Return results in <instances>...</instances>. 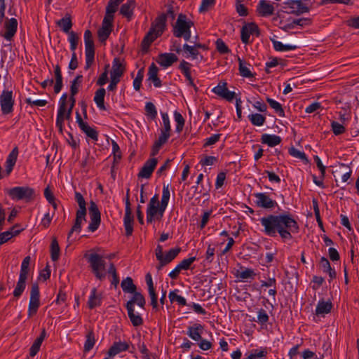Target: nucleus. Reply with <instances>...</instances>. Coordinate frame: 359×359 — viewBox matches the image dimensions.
<instances>
[{
	"instance_id": "f257e3e1",
	"label": "nucleus",
	"mask_w": 359,
	"mask_h": 359,
	"mask_svg": "<svg viewBox=\"0 0 359 359\" xmlns=\"http://www.w3.org/2000/svg\"><path fill=\"white\" fill-rule=\"evenodd\" d=\"M260 222L266 235L274 237L278 233L283 240H290L292 233H297L299 229L297 221L290 213L269 215L262 217Z\"/></svg>"
},
{
	"instance_id": "f03ea898",
	"label": "nucleus",
	"mask_w": 359,
	"mask_h": 359,
	"mask_svg": "<svg viewBox=\"0 0 359 359\" xmlns=\"http://www.w3.org/2000/svg\"><path fill=\"white\" fill-rule=\"evenodd\" d=\"M144 308L146 304L145 298L142 294H135V297L126 303V307L128 311V318L134 327H138L143 324V319L140 314L135 313V304Z\"/></svg>"
},
{
	"instance_id": "7ed1b4c3",
	"label": "nucleus",
	"mask_w": 359,
	"mask_h": 359,
	"mask_svg": "<svg viewBox=\"0 0 359 359\" xmlns=\"http://www.w3.org/2000/svg\"><path fill=\"white\" fill-rule=\"evenodd\" d=\"M84 257L90 264L92 272L100 280H102L106 276L105 261L102 256L97 253L86 254Z\"/></svg>"
},
{
	"instance_id": "20e7f679",
	"label": "nucleus",
	"mask_w": 359,
	"mask_h": 359,
	"mask_svg": "<svg viewBox=\"0 0 359 359\" xmlns=\"http://www.w3.org/2000/svg\"><path fill=\"white\" fill-rule=\"evenodd\" d=\"M185 15L180 14L177 21L173 26V35L175 37H183L186 41H189L191 37L190 22H187Z\"/></svg>"
},
{
	"instance_id": "39448f33",
	"label": "nucleus",
	"mask_w": 359,
	"mask_h": 359,
	"mask_svg": "<svg viewBox=\"0 0 359 359\" xmlns=\"http://www.w3.org/2000/svg\"><path fill=\"white\" fill-rule=\"evenodd\" d=\"M8 194L13 200L29 201L34 197V191L29 187H15L9 189Z\"/></svg>"
},
{
	"instance_id": "423d86ee",
	"label": "nucleus",
	"mask_w": 359,
	"mask_h": 359,
	"mask_svg": "<svg viewBox=\"0 0 359 359\" xmlns=\"http://www.w3.org/2000/svg\"><path fill=\"white\" fill-rule=\"evenodd\" d=\"M130 196V189L128 188L126 190V210H125V215L123 217V224L126 231V236H130L132 235L133 231V222L134 217L132 215L131 210V204L129 199Z\"/></svg>"
},
{
	"instance_id": "0eeeda50",
	"label": "nucleus",
	"mask_w": 359,
	"mask_h": 359,
	"mask_svg": "<svg viewBox=\"0 0 359 359\" xmlns=\"http://www.w3.org/2000/svg\"><path fill=\"white\" fill-rule=\"evenodd\" d=\"M285 12L289 14L301 15L309 12V8L301 0H289L283 3Z\"/></svg>"
},
{
	"instance_id": "6e6552de",
	"label": "nucleus",
	"mask_w": 359,
	"mask_h": 359,
	"mask_svg": "<svg viewBox=\"0 0 359 359\" xmlns=\"http://www.w3.org/2000/svg\"><path fill=\"white\" fill-rule=\"evenodd\" d=\"M89 215L90 222L88 225V230L91 232L95 231L101 223V214L97 205L93 201L90 202Z\"/></svg>"
},
{
	"instance_id": "1a4fd4ad",
	"label": "nucleus",
	"mask_w": 359,
	"mask_h": 359,
	"mask_svg": "<svg viewBox=\"0 0 359 359\" xmlns=\"http://www.w3.org/2000/svg\"><path fill=\"white\" fill-rule=\"evenodd\" d=\"M40 293L39 287L37 283H34L32 285L30 291V300L28 308V316L31 317L36 314L40 306Z\"/></svg>"
},
{
	"instance_id": "9d476101",
	"label": "nucleus",
	"mask_w": 359,
	"mask_h": 359,
	"mask_svg": "<svg viewBox=\"0 0 359 359\" xmlns=\"http://www.w3.org/2000/svg\"><path fill=\"white\" fill-rule=\"evenodd\" d=\"M260 34L259 28L255 22H250L243 26L241 31V39L243 43L248 44L250 43V35L259 36Z\"/></svg>"
},
{
	"instance_id": "9b49d317",
	"label": "nucleus",
	"mask_w": 359,
	"mask_h": 359,
	"mask_svg": "<svg viewBox=\"0 0 359 359\" xmlns=\"http://www.w3.org/2000/svg\"><path fill=\"white\" fill-rule=\"evenodd\" d=\"M0 104L2 113L8 114L13 110L14 100L13 99V92L10 90H4L0 97Z\"/></svg>"
},
{
	"instance_id": "f8f14e48",
	"label": "nucleus",
	"mask_w": 359,
	"mask_h": 359,
	"mask_svg": "<svg viewBox=\"0 0 359 359\" xmlns=\"http://www.w3.org/2000/svg\"><path fill=\"white\" fill-rule=\"evenodd\" d=\"M167 15L161 13L151 23L149 31L155 34L157 36H161L166 27Z\"/></svg>"
},
{
	"instance_id": "ddd939ff",
	"label": "nucleus",
	"mask_w": 359,
	"mask_h": 359,
	"mask_svg": "<svg viewBox=\"0 0 359 359\" xmlns=\"http://www.w3.org/2000/svg\"><path fill=\"white\" fill-rule=\"evenodd\" d=\"M257 206L264 209H272L277 205L276 201L272 200L266 193H255Z\"/></svg>"
},
{
	"instance_id": "4468645a",
	"label": "nucleus",
	"mask_w": 359,
	"mask_h": 359,
	"mask_svg": "<svg viewBox=\"0 0 359 359\" xmlns=\"http://www.w3.org/2000/svg\"><path fill=\"white\" fill-rule=\"evenodd\" d=\"M5 32H0V36L4 37L7 41H11L15 36L18 29V21L15 18H11L4 24Z\"/></svg>"
},
{
	"instance_id": "2eb2a0df",
	"label": "nucleus",
	"mask_w": 359,
	"mask_h": 359,
	"mask_svg": "<svg viewBox=\"0 0 359 359\" xmlns=\"http://www.w3.org/2000/svg\"><path fill=\"white\" fill-rule=\"evenodd\" d=\"M170 194L169 190V185H163V194L161 197V201L160 205L158 206V213L156 215L157 219H161L164 214V212L168 206V201L170 199Z\"/></svg>"
},
{
	"instance_id": "dca6fc26",
	"label": "nucleus",
	"mask_w": 359,
	"mask_h": 359,
	"mask_svg": "<svg viewBox=\"0 0 359 359\" xmlns=\"http://www.w3.org/2000/svg\"><path fill=\"white\" fill-rule=\"evenodd\" d=\"M158 161L156 158L147 160L141 168L138 177L148 179L151 177L154 168L157 165Z\"/></svg>"
},
{
	"instance_id": "f3484780",
	"label": "nucleus",
	"mask_w": 359,
	"mask_h": 359,
	"mask_svg": "<svg viewBox=\"0 0 359 359\" xmlns=\"http://www.w3.org/2000/svg\"><path fill=\"white\" fill-rule=\"evenodd\" d=\"M274 10L273 5L266 0H260L257 6V12L262 17L272 15Z\"/></svg>"
},
{
	"instance_id": "a211bd4d",
	"label": "nucleus",
	"mask_w": 359,
	"mask_h": 359,
	"mask_svg": "<svg viewBox=\"0 0 359 359\" xmlns=\"http://www.w3.org/2000/svg\"><path fill=\"white\" fill-rule=\"evenodd\" d=\"M125 71L126 66L121 62L119 58L115 57L112 62L110 77L121 80V78L123 75Z\"/></svg>"
},
{
	"instance_id": "6ab92c4d",
	"label": "nucleus",
	"mask_w": 359,
	"mask_h": 359,
	"mask_svg": "<svg viewBox=\"0 0 359 359\" xmlns=\"http://www.w3.org/2000/svg\"><path fill=\"white\" fill-rule=\"evenodd\" d=\"M178 60L174 53H161L158 55L156 62L163 67L167 68Z\"/></svg>"
},
{
	"instance_id": "aec40b11",
	"label": "nucleus",
	"mask_w": 359,
	"mask_h": 359,
	"mask_svg": "<svg viewBox=\"0 0 359 359\" xmlns=\"http://www.w3.org/2000/svg\"><path fill=\"white\" fill-rule=\"evenodd\" d=\"M86 212L81 211H76V219L71 230L68 233L67 238L69 239L74 232L79 233L81 230V223L86 221Z\"/></svg>"
},
{
	"instance_id": "412c9836",
	"label": "nucleus",
	"mask_w": 359,
	"mask_h": 359,
	"mask_svg": "<svg viewBox=\"0 0 359 359\" xmlns=\"http://www.w3.org/2000/svg\"><path fill=\"white\" fill-rule=\"evenodd\" d=\"M136 6V3L135 0H128L126 3L123 4L120 9V13L126 17L128 20H130L133 14V10Z\"/></svg>"
},
{
	"instance_id": "4be33fe9",
	"label": "nucleus",
	"mask_w": 359,
	"mask_h": 359,
	"mask_svg": "<svg viewBox=\"0 0 359 359\" xmlns=\"http://www.w3.org/2000/svg\"><path fill=\"white\" fill-rule=\"evenodd\" d=\"M128 348L129 344L126 342H114L108 351V355L109 357H114L122 351L128 350Z\"/></svg>"
},
{
	"instance_id": "5701e85b",
	"label": "nucleus",
	"mask_w": 359,
	"mask_h": 359,
	"mask_svg": "<svg viewBox=\"0 0 359 359\" xmlns=\"http://www.w3.org/2000/svg\"><path fill=\"white\" fill-rule=\"evenodd\" d=\"M121 285L123 292L133 294V297H135V294H141L136 291V285L133 283V280L130 277L123 279Z\"/></svg>"
},
{
	"instance_id": "b1692460",
	"label": "nucleus",
	"mask_w": 359,
	"mask_h": 359,
	"mask_svg": "<svg viewBox=\"0 0 359 359\" xmlns=\"http://www.w3.org/2000/svg\"><path fill=\"white\" fill-rule=\"evenodd\" d=\"M281 137L276 135L263 134L261 137L262 143L273 147L281 142Z\"/></svg>"
},
{
	"instance_id": "393cba45",
	"label": "nucleus",
	"mask_w": 359,
	"mask_h": 359,
	"mask_svg": "<svg viewBox=\"0 0 359 359\" xmlns=\"http://www.w3.org/2000/svg\"><path fill=\"white\" fill-rule=\"evenodd\" d=\"M101 294H97V291L95 287L93 288L88 301V308L93 309L97 306H99L101 304Z\"/></svg>"
},
{
	"instance_id": "a878e982",
	"label": "nucleus",
	"mask_w": 359,
	"mask_h": 359,
	"mask_svg": "<svg viewBox=\"0 0 359 359\" xmlns=\"http://www.w3.org/2000/svg\"><path fill=\"white\" fill-rule=\"evenodd\" d=\"M202 325L198 323H195L191 326L188 327V330L187 332V334L191 337L192 339L198 341L201 339V332Z\"/></svg>"
},
{
	"instance_id": "bb28decb",
	"label": "nucleus",
	"mask_w": 359,
	"mask_h": 359,
	"mask_svg": "<svg viewBox=\"0 0 359 359\" xmlns=\"http://www.w3.org/2000/svg\"><path fill=\"white\" fill-rule=\"evenodd\" d=\"M106 90L104 88L97 89L95 93L94 102L96 103L97 107L101 110H105L104 106V96Z\"/></svg>"
},
{
	"instance_id": "cd10ccee",
	"label": "nucleus",
	"mask_w": 359,
	"mask_h": 359,
	"mask_svg": "<svg viewBox=\"0 0 359 359\" xmlns=\"http://www.w3.org/2000/svg\"><path fill=\"white\" fill-rule=\"evenodd\" d=\"M65 115L66 105H64V103L60 104L56 119V126L58 128L60 133H62L64 121L66 119Z\"/></svg>"
},
{
	"instance_id": "c85d7f7f",
	"label": "nucleus",
	"mask_w": 359,
	"mask_h": 359,
	"mask_svg": "<svg viewBox=\"0 0 359 359\" xmlns=\"http://www.w3.org/2000/svg\"><path fill=\"white\" fill-rule=\"evenodd\" d=\"M332 309V304L330 301L325 302L323 300H320L318 302L316 309V315H323L327 314L330 313Z\"/></svg>"
},
{
	"instance_id": "c756f323",
	"label": "nucleus",
	"mask_w": 359,
	"mask_h": 359,
	"mask_svg": "<svg viewBox=\"0 0 359 359\" xmlns=\"http://www.w3.org/2000/svg\"><path fill=\"white\" fill-rule=\"evenodd\" d=\"M158 67L156 66L154 63H152L149 68L148 76L149 79L153 81L155 87L161 86V81L158 77Z\"/></svg>"
},
{
	"instance_id": "7c9ffc66",
	"label": "nucleus",
	"mask_w": 359,
	"mask_h": 359,
	"mask_svg": "<svg viewBox=\"0 0 359 359\" xmlns=\"http://www.w3.org/2000/svg\"><path fill=\"white\" fill-rule=\"evenodd\" d=\"M54 74L55 78V83L54 86V92L57 94L62 90L63 86L62 84V76L61 72V69L59 65H56L55 66Z\"/></svg>"
},
{
	"instance_id": "2f4dec72",
	"label": "nucleus",
	"mask_w": 359,
	"mask_h": 359,
	"mask_svg": "<svg viewBox=\"0 0 359 359\" xmlns=\"http://www.w3.org/2000/svg\"><path fill=\"white\" fill-rule=\"evenodd\" d=\"M238 60L239 63L238 70L241 76L245 78L254 77L255 74L252 73L251 70L249 68L250 65L247 64L244 60H241L240 57H238Z\"/></svg>"
},
{
	"instance_id": "473e14b6",
	"label": "nucleus",
	"mask_w": 359,
	"mask_h": 359,
	"mask_svg": "<svg viewBox=\"0 0 359 359\" xmlns=\"http://www.w3.org/2000/svg\"><path fill=\"white\" fill-rule=\"evenodd\" d=\"M155 34L151 33L149 31L144 36L141 43L142 50L143 52L147 53L151 46V44L158 38Z\"/></svg>"
},
{
	"instance_id": "72a5a7b5",
	"label": "nucleus",
	"mask_w": 359,
	"mask_h": 359,
	"mask_svg": "<svg viewBox=\"0 0 359 359\" xmlns=\"http://www.w3.org/2000/svg\"><path fill=\"white\" fill-rule=\"evenodd\" d=\"M57 25L61 27L62 30L69 34L72 27V18L69 14H67L65 18L60 19L57 22Z\"/></svg>"
},
{
	"instance_id": "f704fd0d",
	"label": "nucleus",
	"mask_w": 359,
	"mask_h": 359,
	"mask_svg": "<svg viewBox=\"0 0 359 359\" xmlns=\"http://www.w3.org/2000/svg\"><path fill=\"white\" fill-rule=\"evenodd\" d=\"M27 277L19 276V280L17 283L15 288L13 291V296L15 297H20L24 292L26 287V280Z\"/></svg>"
},
{
	"instance_id": "c9c22d12",
	"label": "nucleus",
	"mask_w": 359,
	"mask_h": 359,
	"mask_svg": "<svg viewBox=\"0 0 359 359\" xmlns=\"http://www.w3.org/2000/svg\"><path fill=\"white\" fill-rule=\"evenodd\" d=\"M179 68L182 71V72L184 74L187 80H189V83L193 86L196 90H198V88L196 87V86L194 84L193 80L191 76L190 73V64L184 60H183Z\"/></svg>"
},
{
	"instance_id": "e433bc0d",
	"label": "nucleus",
	"mask_w": 359,
	"mask_h": 359,
	"mask_svg": "<svg viewBox=\"0 0 359 359\" xmlns=\"http://www.w3.org/2000/svg\"><path fill=\"white\" fill-rule=\"evenodd\" d=\"M255 273L254 271L251 269L246 268L243 270H238L235 274L236 277L241 279V280H245V279H254L255 276Z\"/></svg>"
},
{
	"instance_id": "4c0bfd02",
	"label": "nucleus",
	"mask_w": 359,
	"mask_h": 359,
	"mask_svg": "<svg viewBox=\"0 0 359 359\" xmlns=\"http://www.w3.org/2000/svg\"><path fill=\"white\" fill-rule=\"evenodd\" d=\"M60 247L56 238H53L50 244V257L53 262L57 261L60 257Z\"/></svg>"
},
{
	"instance_id": "58836bf2",
	"label": "nucleus",
	"mask_w": 359,
	"mask_h": 359,
	"mask_svg": "<svg viewBox=\"0 0 359 359\" xmlns=\"http://www.w3.org/2000/svg\"><path fill=\"white\" fill-rule=\"evenodd\" d=\"M196 47H201V45L196 44V46H189L185 43L183 45L182 51L187 54L186 57L191 56L193 58H195L198 55V51L197 50Z\"/></svg>"
},
{
	"instance_id": "ea45409f",
	"label": "nucleus",
	"mask_w": 359,
	"mask_h": 359,
	"mask_svg": "<svg viewBox=\"0 0 359 359\" xmlns=\"http://www.w3.org/2000/svg\"><path fill=\"white\" fill-rule=\"evenodd\" d=\"M86 337V340L85 344H84V351L86 352H88L93 348V346L95 345V334H94L93 331L90 330L87 333Z\"/></svg>"
},
{
	"instance_id": "a19ab883",
	"label": "nucleus",
	"mask_w": 359,
	"mask_h": 359,
	"mask_svg": "<svg viewBox=\"0 0 359 359\" xmlns=\"http://www.w3.org/2000/svg\"><path fill=\"white\" fill-rule=\"evenodd\" d=\"M266 102L269 103L270 107L275 110V111L278 114L279 116H285L284 110L282 107V105L279 102L270 97L266 98Z\"/></svg>"
},
{
	"instance_id": "79ce46f5",
	"label": "nucleus",
	"mask_w": 359,
	"mask_h": 359,
	"mask_svg": "<svg viewBox=\"0 0 359 359\" xmlns=\"http://www.w3.org/2000/svg\"><path fill=\"white\" fill-rule=\"evenodd\" d=\"M273 45V48L276 51H287L291 50H295L296 46L294 45H284L281 42L274 39H271Z\"/></svg>"
},
{
	"instance_id": "37998d69",
	"label": "nucleus",
	"mask_w": 359,
	"mask_h": 359,
	"mask_svg": "<svg viewBox=\"0 0 359 359\" xmlns=\"http://www.w3.org/2000/svg\"><path fill=\"white\" fill-rule=\"evenodd\" d=\"M177 292V290H175L169 293L168 297L170 299V301L171 302V303L177 302L179 305L185 306L187 304L186 299L183 297L178 295Z\"/></svg>"
},
{
	"instance_id": "c03bdc74",
	"label": "nucleus",
	"mask_w": 359,
	"mask_h": 359,
	"mask_svg": "<svg viewBox=\"0 0 359 359\" xmlns=\"http://www.w3.org/2000/svg\"><path fill=\"white\" fill-rule=\"evenodd\" d=\"M250 121L252 124L256 126H262L265 121L266 118L262 114H252L248 116Z\"/></svg>"
},
{
	"instance_id": "a18cd8bd",
	"label": "nucleus",
	"mask_w": 359,
	"mask_h": 359,
	"mask_svg": "<svg viewBox=\"0 0 359 359\" xmlns=\"http://www.w3.org/2000/svg\"><path fill=\"white\" fill-rule=\"evenodd\" d=\"M88 137L91 138L94 141H97L98 133L93 128L90 127L88 123L85 124L84 126L80 128Z\"/></svg>"
},
{
	"instance_id": "49530a36",
	"label": "nucleus",
	"mask_w": 359,
	"mask_h": 359,
	"mask_svg": "<svg viewBox=\"0 0 359 359\" xmlns=\"http://www.w3.org/2000/svg\"><path fill=\"white\" fill-rule=\"evenodd\" d=\"M68 35V41L70 43V50L72 51V53H75L79 43V37L78 34L74 31H71Z\"/></svg>"
},
{
	"instance_id": "de8ad7c7",
	"label": "nucleus",
	"mask_w": 359,
	"mask_h": 359,
	"mask_svg": "<svg viewBox=\"0 0 359 359\" xmlns=\"http://www.w3.org/2000/svg\"><path fill=\"white\" fill-rule=\"evenodd\" d=\"M82 79H83V76L78 75L72 81V83L70 86V94H72V95H76L78 93L80 85L82 82Z\"/></svg>"
},
{
	"instance_id": "09e8293b",
	"label": "nucleus",
	"mask_w": 359,
	"mask_h": 359,
	"mask_svg": "<svg viewBox=\"0 0 359 359\" xmlns=\"http://www.w3.org/2000/svg\"><path fill=\"white\" fill-rule=\"evenodd\" d=\"M86 53V66L85 69H88L94 62L95 48L85 49Z\"/></svg>"
},
{
	"instance_id": "8fccbe9b",
	"label": "nucleus",
	"mask_w": 359,
	"mask_h": 359,
	"mask_svg": "<svg viewBox=\"0 0 359 359\" xmlns=\"http://www.w3.org/2000/svg\"><path fill=\"white\" fill-rule=\"evenodd\" d=\"M180 250L181 249L180 248L170 249L167 254L163 257V261L169 264L177 256Z\"/></svg>"
},
{
	"instance_id": "3c124183",
	"label": "nucleus",
	"mask_w": 359,
	"mask_h": 359,
	"mask_svg": "<svg viewBox=\"0 0 359 359\" xmlns=\"http://www.w3.org/2000/svg\"><path fill=\"white\" fill-rule=\"evenodd\" d=\"M31 258L29 256H27L22 260L21 264V269L20 271V276L27 277L29 273V266L30 264Z\"/></svg>"
},
{
	"instance_id": "603ef678",
	"label": "nucleus",
	"mask_w": 359,
	"mask_h": 359,
	"mask_svg": "<svg viewBox=\"0 0 359 359\" xmlns=\"http://www.w3.org/2000/svg\"><path fill=\"white\" fill-rule=\"evenodd\" d=\"M109 68V64L105 65L104 72L101 74L96 82L97 86H102L108 81Z\"/></svg>"
},
{
	"instance_id": "864d4df0",
	"label": "nucleus",
	"mask_w": 359,
	"mask_h": 359,
	"mask_svg": "<svg viewBox=\"0 0 359 359\" xmlns=\"http://www.w3.org/2000/svg\"><path fill=\"white\" fill-rule=\"evenodd\" d=\"M174 116H175V120L177 123L176 131L177 133H180L183 130V128L184 126V118H183L182 114L177 111H175Z\"/></svg>"
},
{
	"instance_id": "5fc2aeb1",
	"label": "nucleus",
	"mask_w": 359,
	"mask_h": 359,
	"mask_svg": "<svg viewBox=\"0 0 359 359\" xmlns=\"http://www.w3.org/2000/svg\"><path fill=\"white\" fill-rule=\"evenodd\" d=\"M229 90L227 88V83L226 82L219 83L216 87H215L212 91L218 96L223 97L226 92Z\"/></svg>"
},
{
	"instance_id": "6e6d98bb",
	"label": "nucleus",
	"mask_w": 359,
	"mask_h": 359,
	"mask_svg": "<svg viewBox=\"0 0 359 359\" xmlns=\"http://www.w3.org/2000/svg\"><path fill=\"white\" fill-rule=\"evenodd\" d=\"M111 31L112 29H109L102 26L101 28L97 32L99 40L101 42L105 41L110 35Z\"/></svg>"
},
{
	"instance_id": "4d7b16f0",
	"label": "nucleus",
	"mask_w": 359,
	"mask_h": 359,
	"mask_svg": "<svg viewBox=\"0 0 359 359\" xmlns=\"http://www.w3.org/2000/svg\"><path fill=\"white\" fill-rule=\"evenodd\" d=\"M75 200L77 202L79 209L77 210V211H81L86 212V201L82 196V194L79 192L76 191L75 192Z\"/></svg>"
},
{
	"instance_id": "13d9d810",
	"label": "nucleus",
	"mask_w": 359,
	"mask_h": 359,
	"mask_svg": "<svg viewBox=\"0 0 359 359\" xmlns=\"http://www.w3.org/2000/svg\"><path fill=\"white\" fill-rule=\"evenodd\" d=\"M222 134H213L204 140L203 147H210L216 144L220 139Z\"/></svg>"
},
{
	"instance_id": "bf43d9fd",
	"label": "nucleus",
	"mask_w": 359,
	"mask_h": 359,
	"mask_svg": "<svg viewBox=\"0 0 359 359\" xmlns=\"http://www.w3.org/2000/svg\"><path fill=\"white\" fill-rule=\"evenodd\" d=\"M145 111L147 116L151 119H154L157 116V111L154 104L152 102H147L145 105Z\"/></svg>"
},
{
	"instance_id": "052dcab7",
	"label": "nucleus",
	"mask_w": 359,
	"mask_h": 359,
	"mask_svg": "<svg viewBox=\"0 0 359 359\" xmlns=\"http://www.w3.org/2000/svg\"><path fill=\"white\" fill-rule=\"evenodd\" d=\"M18 147H15L11 153L8 154L6 163L14 166L18 158Z\"/></svg>"
},
{
	"instance_id": "680f3d73",
	"label": "nucleus",
	"mask_w": 359,
	"mask_h": 359,
	"mask_svg": "<svg viewBox=\"0 0 359 359\" xmlns=\"http://www.w3.org/2000/svg\"><path fill=\"white\" fill-rule=\"evenodd\" d=\"M332 130L335 135H339L345 133L346 128L341 123L337 121H332L331 123Z\"/></svg>"
},
{
	"instance_id": "e2e57ef3",
	"label": "nucleus",
	"mask_w": 359,
	"mask_h": 359,
	"mask_svg": "<svg viewBox=\"0 0 359 359\" xmlns=\"http://www.w3.org/2000/svg\"><path fill=\"white\" fill-rule=\"evenodd\" d=\"M19 233V231H15L14 233L10 231H4L0 233V245L9 241L13 236Z\"/></svg>"
},
{
	"instance_id": "0e129e2a",
	"label": "nucleus",
	"mask_w": 359,
	"mask_h": 359,
	"mask_svg": "<svg viewBox=\"0 0 359 359\" xmlns=\"http://www.w3.org/2000/svg\"><path fill=\"white\" fill-rule=\"evenodd\" d=\"M144 77V69H140L137 74L136 78L133 81V87L136 90H139Z\"/></svg>"
},
{
	"instance_id": "69168bd1",
	"label": "nucleus",
	"mask_w": 359,
	"mask_h": 359,
	"mask_svg": "<svg viewBox=\"0 0 359 359\" xmlns=\"http://www.w3.org/2000/svg\"><path fill=\"white\" fill-rule=\"evenodd\" d=\"M217 50L221 54L229 53L230 52L229 48L226 43L221 39H218L216 41Z\"/></svg>"
},
{
	"instance_id": "338daca9",
	"label": "nucleus",
	"mask_w": 359,
	"mask_h": 359,
	"mask_svg": "<svg viewBox=\"0 0 359 359\" xmlns=\"http://www.w3.org/2000/svg\"><path fill=\"white\" fill-rule=\"evenodd\" d=\"M269 316L264 309H260L258 311L257 322L259 323L264 325L269 321Z\"/></svg>"
},
{
	"instance_id": "774afa93",
	"label": "nucleus",
	"mask_w": 359,
	"mask_h": 359,
	"mask_svg": "<svg viewBox=\"0 0 359 359\" xmlns=\"http://www.w3.org/2000/svg\"><path fill=\"white\" fill-rule=\"evenodd\" d=\"M196 259L195 257H191L188 259H183L180 263L177 264L179 268L182 270H187L189 269L191 264L194 262Z\"/></svg>"
}]
</instances>
